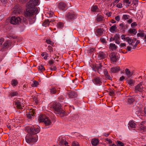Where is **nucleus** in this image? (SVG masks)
I'll return each mask as SVG.
<instances>
[{
  "label": "nucleus",
  "instance_id": "obj_5",
  "mask_svg": "<svg viewBox=\"0 0 146 146\" xmlns=\"http://www.w3.org/2000/svg\"><path fill=\"white\" fill-rule=\"evenodd\" d=\"M23 102V100L20 98H17L16 99L15 101L13 103V104L18 109H22V107L23 106V104L22 103Z\"/></svg>",
  "mask_w": 146,
  "mask_h": 146
},
{
  "label": "nucleus",
  "instance_id": "obj_3",
  "mask_svg": "<svg viewBox=\"0 0 146 146\" xmlns=\"http://www.w3.org/2000/svg\"><path fill=\"white\" fill-rule=\"evenodd\" d=\"M27 9L25 13V16L27 17H29L32 16L33 15L37 13L38 9L36 8H33L29 7L27 5Z\"/></svg>",
  "mask_w": 146,
  "mask_h": 146
},
{
  "label": "nucleus",
  "instance_id": "obj_62",
  "mask_svg": "<svg viewBox=\"0 0 146 146\" xmlns=\"http://www.w3.org/2000/svg\"><path fill=\"white\" fill-rule=\"evenodd\" d=\"M126 50L128 51H131V47L127 46Z\"/></svg>",
  "mask_w": 146,
  "mask_h": 146
},
{
  "label": "nucleus",
  "instance_id": "obj_37",
  "mask_svg": "<svg viewBox=\"0 0 146 146\" xmlns=\"http://www.w3.org/2000/svg\"><path fill=\"white\" fill-rule=\"evenodd\" d=\"M145 34L143 33V32H140L138 33L137 34V36L138 37H143L145 36Z\"/></svg>",
  "mask_w": 146,
  "mask_h": 146
},
{
  "label": "nucleus",
  "instance_id": "obj_45",
  "mask_svg": "<svg viewBox=\"0 0 146 146\" xmlns=\"http://www.w3.org/2000/svg\"><path fill=\"white\" fill-rule=\"evenodd\" d=\"M115 40H119L120 38L119 35L118 34H116L114 36Z\"/></svg>",
  "mask_w": 146,
  "mask_h": 146
},
{
  "label": "nucleus",
  "instance_id": "obj_56",
  "mask_svg": "<svg viewBox=\"0 0 146 146\" xmlns=\"http://www.w3.org/2000/svg\"><path fill=\"white\" fill-rule=\"evenodd\" d=\"M64 99V98L62 96H60L59 97V99L60 102H62Z\"/></svg>",
  "mask_w": 146,
  "mask_h": 146
},
{
  "label": "nucleus",
  "instance_id": "obj_59",
  "mask_svg": "<svg viewBox=\"0 0 146 146\" xmlns=\"http://www.w3.org/2000/svg\"><path fill=\"white\" fill-rule=\"evenodd\" d=\"M106 140L108 141L109 144H111L112 143V141L110 139H106Z\"/></svg>",
  "mask_w": 146,
  "mask_h": 146
},
{
  "label": "nucleus",
  "instance_id": "obj_63",
  "mask_svg": "<svg viewBox=\"0 0 146 146\" xmlns=\"http://www.w3.org/2000/svg\"><path fill=\"white\" fill-rule=\"evenodd\" d=\"M125 79V77L124 76H122L120 78L119 80L120 81H122Z\"/></svg>",
  "mask_w": 146,
  "mask_h": 146
},
{
  "label": "nucleus",
  "instance_id": "obj_29",
  "mask_svg": "<svg viewBox=\"0 0 146 146\" xmlns=\"http://www.w3.org/2000/svg\"><path fill=\"white\" fill-rule=\"evenodd\" d=\"M125 71L126 74L128 77H129L132 75V74L131 73L129 69L127 68L125 70Z\"/></svg>",
  "mask_w": 146,
  "mask_h": 146
},
{
  "label": "nucleus",
  "instance_id": "obj_9",
  "mask_svg": "<svg viewBox=\"0 0 146 146\" xmlns=\"http://www.w3.org/2000/svg\"><path fill=\"white\" fill-rule=\"evenodd\" d=\"M66 17L68 19H73L76 17V16L73 13L70 12L66 15Z\"/></svg>",
  "mask_w": 146,
  "mask_h": 146
},
{
  "label": "nucleus",
  "instance_id": "obj_55",
  "mask_svg": "<svg viewBox=\"0 0 146 146\" xmlns=\"http://www.w3.org/2000/svg\"><path fill=\"white\" fill-rule=\"evenodd\" d=\"M100 40L101 41V42L103 43H106V41L105 39L103 38H101L100 39Z\"/></svg>",
  "mask_w": 146,
  "mask_h": 146
},
{
  "label": "nucleus",
  "instance_id": "obj_17",
  "mask_svg": "<svg viewBox=\"0 0 146 146\" xmlns=\"http://www.w3.org/2000/svg\"><path fill=\"white\" fill-rule=\"evenodd\" d=\"M125 101L128 104H131L134 101V99L133 97H129L127 98Z\"/></svg>",
  "mask_w": 146,
  "mask_h": 146
},
{
  "label": "nucleus",
  "instance_id": "obj_18",
  "mask_svg": "<svg viewBox=\"0 0 146 146\" xmlns=\"http://www.w3.org/2000/svg\"><path fill=\"white\" fill-rule=\"evenodd\" d=\"M99 142V141L98 139L94 138L92 139L91 143L92 145L96 146L98 144Z\"/></svg>",
  "mask_w": 146,
  "mask_h": 146
},
{
  "label": "nucleus",
  "instance_id": "obj_31",
  "mask_svg": "<svg viewBox=\"0 0 146 146\" xmlns=\"http://www.w3.org/2000/svg\"><path fill=\"white\" fill-rule=\"evenodd\" d=\"M91 11H93L96 12L98 11V8L96 5L93 6L92 8Z\"/></svg>",
  "mask_w": 146,
  "mask_h": 146
},
{
  "label": "nucleus",
  "instance_id": "obj_25",
  "mask_svg": "<svg viewBox=\"0 0 146 146\" xmlns=\"http://www.w3.org/2000/svg\"><path fill=\"white\" fill-rule=\"evenodd\" d=\"M128 33L129 34H133L135 35L137 33V31L134 29H130L128 31Z\"/></svg>",
  "mask_w": 146,
  "mask_h": 146
},
{
  "label": "nucleus",
  "instance_id": "obj_44",
  "mask_svg": "<svg viewBox=\"0 0 146 146\" xmlns=\"http://www.w3.org/2000/svg\"><path fill=\"white\" fill-rule=\"evenodd\" d=\"M139 43H140V41L139 40H137V41L136 43H135V45L133 46V49H135L136 48V47H137V44H139Z\"/></svg>",
  "mask_w": 146,
  "mask_h": 146
},
{
  "label": "nucleus",
  "instance_id": "obj_16",
  "mask_svg": "<svg viewBox=\"0 0 146 146\" xmlns=\"http://www.w3.org/2000/svg\"><path fill=\"white\" fill-rule=\"evenodd\" d=\"M50 92L51 94H55L58 93L59 90H56L55 87H51L49 89Z\"/></svg>",
  "mask_w": 146,
  "mask_h": 146
},
{
  "label": "nucleus",
  "instance_id": "obj_6",
  "mask_svg": "<svg viewBox=\"0 0 146 146\" xmlns=\"http://www.w3.org/2000/svg\"><path fill=\"white\" fill-rule=\"evenodd\" d=\"M143 82H141L135 86L134 91L135 93H138L139 92H141L143 91Z\"/></svg>",
  "mask_w": 146,
  "mask_h": 146
},
{
  "label": "nucleus",
  "instance_id": "obj_54",
  "mask_svg": "<svg viewBox=\"0 0 146 146\" xmlns=\"http://www.w3.org/2000/svg\"><path fill=\"white\" fill-rule=\"evenodd\" d=\"M51 70H56V68L55 66H51L50 68Z\"/></svg>",
  "mask_w": 146,
  "mask_h": 146
},
{
  "label": "nucleus",
  "instance_id": "obj_34",
  "mask_svg": "<svg viewBox=\"0 0 146 146\" xmlns=\"http://www.w3.org/2000/svg\"><path fill=\"white\" fill-rule=\"evenodd\" d=\"M127 82L128 84L129 85H131L135 82V81L131 79L127 80Z\"/></svg>",
  "mask_w": 146,
  "mask_h": 146
},
{
  "label": "nucleus",
  "instance_id": "obj_51",
  "mask_svg": "<svg viewBox=\"0 0 146 146\" xmlns=\"http://www.w3.org/2000/svg\"><path fill=\"white\" fill-rule=\"evenodd\" d=\"M116 6L118 8H121L122 7V4L121 3H119L117 4Z\"/></svg>",
  "mask_w": 146,
  "mask_h": 146
},
{
  "label": "nucleus",
  "instance_id": "obj_2",
  "mask_svg": "<svg viewBox=\"0 0 146 146\" xmlns=\"http://www.w3.org/2000/svg\"><path fill=\"white\" fill-rule=\"evenodd\" d=\"M52 107L55 113L59 115L62 114L63 115L61 116H63L64 111L62 108L61 105L60 103L57 102H54L53 104Z\"/></svg>",
  "mask_w": 146,
  "mask_h": 146
},
{
  "label": "nucleus",
  "instance_id": "obj_8",
  "mask_svg": "<svg viewBox=\"0 0 146 146\" xmlns=\"http://www.w3.org/2000/svg\"><path fill=\"white\" fill-rule=\"evenodd\" d=\"M110 59L112 62H116L117 61L119 57L117 56L114 52H112L110 54Z\"/></svg>",
  "mask_w": 146,
  "mask_h": 146
},
{
  "label": "nucleus",
  "instance_id": "obj_48",
  "mask_svg": "<svg viewBox=\"0 0 146 146\" xmlns=\"http://www.w3.org/2000/svg\"><path fill=\"white\" fill-rule=\"evenodd\" d=\"M48 49L49 50L50 53H51L53 52L52 48L50 46H48Z\"/></svg>",
  "mask_w": 146,
  "mask_h": 146
},
{
  "label": "nucleus",
  "instance_id": "obj_12",
  "mask_svg": "<svg viewBox=\"0 0 146 146\" xmlns=\"http://www.w3.org/2000/svg\"><path fill=\"white\" fill-rule=\"evenodd\" d=\"M11 41L10 40L6 41L3 44V50L4 49L7 48L11 46Z\"/></svg>",
  "mask_w": 146,
  "mask_h": 146
},
{
  "label": "nucleus",
  "instance_id": "obj_60",
  "mask_svg": "<svg viewBox=\"0 0 146 146\" xmlns=\"http://www.w3.org/2000/svg\"><path fill=\"white\" fill-rule=\"evenodd\" d=\"M4 41L3 38H1L0 39V45H1Z\"/></svg>",
  "mask_w": 146,
  "mask_h": 146
},
{
  "label": "nucleus",
  "instance_id": "obj_47",
  "mask_svg": "<svg viewBox=\"0 0 146 146\" xmlns=\"http://www.w3.org/2000/svg\"><path fill=\"white\" fill-rule=\"evenodd\" d=\"M46 42L48 44H50L51 45L53 44L54 43L52 41H50L49 40H46Z\"/></svg>",
  "mask_w": 146,
  "mask_h": 146
},
{
  "label": "nucleus",
  "instance_id": "obj_36",
  "mask_svg": "<svg viewBox=\"0 0 146 146\" xmlns=\"http://www.w3.org/2000/svg\"><path fill=\"white\" fill-rule=\"evenodd\" d=\"M64 24L63 23L61 22H59L57 24V26L58 28L60 29L62 28L63 27Z\"/></svg>",
  "mask_w": 146,
  "mask_h": 146
},
{
  "label": "nucleus",
  "instance_id": "obj_32",
  "mask_svg": "<svg viewBox=\"0 0 146 146\" xmlns=\"http://www.w3.org/2000/svg\"><path fill=\"white\" fill-rule=\"evenodd\" d=\"M103 19V17L101 15H99L97 16L96 20L98 21H101Z\"/></svg>",
  "mask_w": 146,
  "mask_h": 146
},
{
  "label": "nucleus",
  "instance_id": "obj_26",
  "mask_svg": "<svg viewBox=\"0 0 146 146\" xmlns=\"http://www.w3.org/2000/svg\"><path fill=\"white\" fill-rule=\"evenodd\" d=\"M98 57L100 59H104L106 57V55L103 52H100L98 54Z\"/></svg>",
  "mask_w": 146,
  "mask_h": 146
},
{
  "label": "nucleus",
  "instance_id": "obj_10",
  "mask_svg": "<svg viewBox=\"0 0 146 146\" xmlns=\"http://www.w3.org/2000/svg\"><path fill=\"white\" fill-rule=\"evenodd\" d=\"M93 82L96 85H100L102 83V80L99 77H94L93 80Z\"/></svg>",
  "mask_w": 146,
  "mask_h": 146
},
{
  "label": "nucleus",
  "instance_id": "obj_53",
  "mask_svg": "<svg viewBox=\"0 0 146 146\" xmlns=\"http://www.w3.org/2000/svg\"><path fill=\"white\" fill-rule=\"evenodd\" d=\"M131 25L132 27H133L134 26H137V24L135 22H134L131 23Z\"/></svg>",
  "mask_w": 146,
  "mask_h": 146
},
{
  "label": "nucleus",
  "instance_id": "obj_14",
  "mask_svg": "<svg viewBox=\"0 0 146 146\" xmlns=\"http://www.w3.org/2000/svg\"><path fill=\"white\" fill-rule=\"evenodd\" d=\"M119 26L120 30L124 32L127 28L128 25L127 24L125 25L124 23L120 24Z\"/></svg>",
  "mask_w": 146,
  "mask_h": 146
},
{
  "label": "nucleus",
  "instance_id": "obj_64",
  "mask_svg": "<svg viewBox=\"0 0 146 146\" xmlns=\"http://www.w3.org/2000/svg\"><path fill=\"white\" fill-rule=\"evenodd\" d=\"M54 62L52 60H50L49 62V63L50 65L54 63Z\"/></svg>",
  "mask_w": 146,
  "mask_h": 146
},
{
  "label": "nucleus",
  "instance_id": "obj_40",
  "mask_svg": "<svg viewBox=\"0 0 146 146\" xmlns=\"http://www.w3.org/2000/svg\"><path fill=\"white\" fill-rule=\"evenodd\" d=\"M38 85V83L36 81H34L33 83L31 84L32 87H36Z\"/></svg>",
  "mask_w": 146,
  "mask_h": 146
},
{
  "label": "nucleus",
  "instance_id": "obj_22",
  "mask_svg": "<svg viewBox=\"0 0 146 146\" xmlns=\"http://www.w3.org/2000/svg\"><path fill=\"white\" fill-rule=\"evenodd\" d=\"M46 117V116L44 115H40L39 117L38 120L39 122H44Z\"/></svg>",
  "mask_w": 146,
  "mask_h": 146
},
{
  "label": "nucleus",
  "instance_id": "obj_39",
  "mask_svg": "<svg viewBox=\"0 0 146 146\" xmlns=\"http://www.w3.org/2000/svg\"><path fill=\"white\" fill-rule=\"evenodd\" d=\"M17 83V80H12L11 82V84L13 86L16 85Z\"/></svg>",
  "mask_w": 146,
  "mask_h": 146
},
{
  "label": "nucleus",
  "instance_id": "obj_57",
  "mask_svg": "<svg viewBox=\"0 0 146 146\" xmlns=\"http://www.w3.org/2000/svg\"><path fill=\"white\" fill-rule=\"evenodd\" d=\"M105 76L106 78L110 80L111 79V77L108 74L105 75Z\"/></svg>",
  "mask_w": 146,
  "mask_h": 146
},
{
  "label": "nucleus",
  "instance_id": "obj_30",
  "mask_svg": "<svg viewBox=\"0 0 146 146\" xmlns=\"http://www.w3.org/2000/svg\"><path fill=\"white\" fill-rule=\"evenodd\" d=\"M110 48L113 50H115L117 49V46L114 44H111L110 45Z\"/></svg>",
  "mask_w": 146,
  "mask_h": 146
},
{
  "label": "nucleus",
  "instance_id": "obj_58",
  "mask_svg": "<svg viewBox=\"0 0 146 146\" xmlns=\"http://www.w3.org/2000/svg\"><path fill=\"white\" fill-rule=\"evenodd\" d=\"M115 19L117 21H119L120 20V16L119 15L116 16L115 17Z\"/></svg>",
  "mask_w": 146,
  "mask_h": 146
},
{
  "label": "nucleus",
  "instance_id": "obj_1",
  "mask_svg": "<svg viewBox=\"0 0 146 146\" xmlns=\"http://www.w3.org/2000/svg\"><path fill=\"white\" fill-rule=\"evenodd\" d=\"M26 129H27L28 134L25 137L26 141L28 143L36 142L38 138L37 136L35 135L39 132L40 128L28 127Z\"/></svg>",
  "mask_w": 146,
  "mask_h": 146
},
{
  "label": "nucleus",
  "instance_id": "obj_21",
  "mask_svg": "<svg viewBox=\"0 0 146 146\" xmlns=\"http://www.w3.org/2000/svg\"><path fill=\"white\" fill-rule=\"evenodd\" d=\"M126 40L128 42V43L130 45H131L133 46L132 44L133 43V39H132L131 38L127 36L126 38Z\"/></svg>",
  "mask_w": 146,
  "mask_h": 146
},
{
  "label": "nucleus",
  "instance_id": "obj_61",
  "mask_svg": "<svg viewBox=\"0 0 146 146\" xmlns=\"http://www.w3.org/2000/svg\"><path fill=\"white\" fill-rule=\"evenodd\" d=\"M138 0H133V4L134 5H135L136 4H137Z\"/></svg>",
  "mask_w": 146,
  "mask_h": 146
},
{
  "label": "nucleus",
  "instance_id": "obj_23",
  "mask_svg": "<svg viewBox=\"0 0 146 146\" xmlns=\"http://www.w3.org/2000/svg\"><path fill=\"white\" fill-rule=\"evenodd\" d=\"M46 126H48L51 124V122L50 119L48 117L45 118L44 122Z\"/></svg>",
  "mask_w": 146,
  "mask_h": 146
},
{
  "label": "nucleus",
  "instance_id": "obj_19",
  "mask_svg": "<svg viewBox=\"0 0 146 146\" xmlns=\"http://www.w3.org/2000/svg\"><path fill=\"white\" fill-rule=\"evenodd\" d=\"M120 70V68L119 66L113 67L111 69V71L112 73H115Z\"/></svg>",
  "mask_w": 146,
  "mask_h": 146
},
{
  "label": "nucleus",
  "instance_id": "obj_52",
  "mask_svg": "<svg viewBox=\"0 0 146 146\" xmlns=\"http://www.w3.org/2000/svg\"><path fill=\"white\" fill-rule=\"evenodd\" d=\"M104 74L105 76L108 74L107 70L106 69H104Z\"/></svg>",
  "mask_w": 146,
  "mask_h": 146
},
{
  "label": "nucleus",
  "instance_id": "obj_11",
  "mask_svg": "<svg viewBox=\"0 0 146 146\" xmlns=\"http://www.w3.org/2000/svg\"><path fill=\"white\" fill-rule=\"evenodd\" d=\"M58 7L59 9L63 10H65L67 6L66 4L63 2H60L59 3L58 5Z\"/></svg>",
  "mask_w": 146,
  "mask_h": 146
},
{
  "label": "nucleus",
  "instance_id": "obj_24",
  "mask_svg": "<svg viewBox=\"0 0 146 146\" xmlns=\"http://www.w3.org/2000/svg\"><path fill=\"white\" fill-rule=\"evenodd\" d=\"M102 66L101 65V63H100L98 65L96 66V68L98 71V72L100 74L102 72Z\"/></svg>",
  "mask_w": 146,
  "mask_h": 146
},
{
  "label": "nucleus",
  "instance_id": "obj_15",
  "mask_svg": "<svg viewBox=\"0 0 146 146\" xmlns=\"http://www.w3.org/2000/svg\"><path fill=\"white\" fill-rule=\"evenodd\" d=\"M35 113V110H34L30 109L29 112H27V116L28 118H31L34 115Z\"/></svg>",
  "mask_w": 146,
  "mask_h": 146
},
{
  "label": "nucleus",
  "instance_id": "obj_35",
  "mask_svg": "<svg viewBox=\"0 0 146 146\" xmlns=\"http://www.w3.org/2000/svg\"><path fill=\"white\" fill-rule=\"evenodd\" d=\"M97 33L98 35H101L102 34L103 31L101 29H99L97 30Z\"/></svg>",
  "mask_w": 146,
  "mask_h": 146
},
{
  "label": "nucleus",
  "instance_id": "obj_20",
  "mask_svg": "<svg viewBox=\"0 0 146 146\" xmlns=\"http://www.w3.org/2000/svg\"><path fill=\"white\" fill-rule=\"evenodd\" d=\"M136 124L133 121H130L128 124V127L129 128V127L131 128H135L136 127Z\"/></svg>",
  "mask_w": 146,
  "mask_h": 146
},
{
  "label": "nucleus",
  "instance_id": "obj_4",
  "mask_svg": "<svg viewBox=\"0 0 146 146\" xmlns=\"http://www.w3.org/2000/svg\"><path fill=\"white\" fill-rule=\"evenodd\" d=\"M21 19L19 17H12L10 21V23L13 25H19L21 23Z\"/></svg>",
  "mask_w": 146,
  "mask_h": 146
},
{
  "label": "nucleus",
  "instance_id": "obj_38",
  "mask_svg": "<svg viewBox=\"0 0 146 146\" xmlns=\"http://www.w3.org/2000/svg\"><path fill=\"white\" fill-rule=\"evenodd\" d=\"M116 144L117 145V146H123L124 145L123 143L121 142L118 141L116 142Z\"/></svg>",
  "mask_w": 146,
  "mask_h": 146
},
{
  "label": "nucleus",
  "instance_id": "obj_13",
  "mask_svg": "<svg viewBox=\"0 0 146 146\" xmlns=\"http://www.w3.org/2000/svg\"><path fill=\"white\" fill-rule=\"evenodd\" d=\"M68 96L70 98H74L77 96V93L71 91L67 93Z\"/></svg>",
  "mask_w": 146,
  "mask_h": 146
},
{
  "label": "nucleus",
  "instance_id": "obj_7",
  "mask_svg": "<svg viewBox=\"0 0 146 146\" xmlns=\"http://www.w3.org/2000/svg\"><path fill=\"white\" fill-rule=\"evenodd\" d=\"M38 0H30L29 2L27 3V5L29 7L35 8V7L38 5Z\"/></svg>",
  "mask_w": 146,
  "mask_h": 146
},
{
  "label": "nucleus",
  "instance_id": "obj_42",
  "mask_svg": "<svg viewBox=\"0 0 146 146\" xmlns=\"http://www.w3.org/2000/svg\"><path fill=\"white\" fill-rule=\"evenodd\" d=\"M38 68L42 72L45 70V68L42 65H41L38 67Z\"/></svg>",
  "mask_w": 146,
  "mask_h": 146
},
{
  "label": "nucleus",
  "instance_id": "obj_46",
  "mask_svg": "<svg viewBox=\"0 0 146 146\" xmlns=\"http://www.w3.org/2000/svg\"><path fill=\"white\" fill-rule=\"evenodd\" d=\"M72 146H79L78 143L77 142L73 141L72 143Z\"/></svg>",
  "mask_w": 146,
  "mask_h": 146
},
{
  "label": "nucleus",
  "instance_id": "obj_41",
  "mask_svg": "<svg viewBox=\"0 0 146 146\" xmlns=\"http://www.w3.org/2000/svg\"><path fill=\"white\" fill-rule=\"evenodd\" d=\"M17 94V93L16 92H12L10 93L9 95L12 97L16 96Z\"/></svg>",
  "mask_w": 146,
  "mask_h": 146
},
{
  "label": "nucleus",
  "instance_id": "obj_43",
  "mask_svg": "<svg viewBox=\"0 0 146 146\" xmlns=\"http://www.w3.org/2000/svg\"><path fill=\"white\" fill-rule=\"evenodd\" d=\"M124 3H126L128 4V6H129V5L131 4V0H124L123 1Z\"/></svg>",
  "mask_w": 146,
  "mask_h": 146
},
{
  "label": "nucleus",
  "instance_id": "obj_27",
  "mask_svg": "<svg viewBox=\"0 0 146 146\" xmlns=\"http://www.w3.org/2000/svg\"><path fill=\"white\" fill-rule=\"evenodd\" d=\"M117 28L116 25H115L110 27V31L112 33H114L115 32V30Z\"/></svg>",
  "mask_w": 146,
  "mask_h": 146
},
{
  "label": "nucleus",
  "instance_id": "obj_49",
  "mask_svg": "<svg viewBox=\"0 0 146 146\" xmlns=\"http://www.w3.org/2000/svg\"><path fill=\"white\" fill-rule=\"evenodd\" d=\"M123 18L125 19H127L129 18V16L126 15H124L123 16Z\"/></svg>",
  "mask_w": 146,
  "mask_h": 146
},
{
  "label": "nucleus",
  "instance_id": "obj_33",
  "mask_svg": "<svg viewBox=\"0 0 146 146\" xmlns=\"http://www.w3.org/2000/svg\"><path fill=\"white\" fill-rule=\"evenodd\" d=\"M139 129L142 133L144 132H145L146 131V128L143 126L140 127Z\"/></svg>",
  "mask_w": 146,
  "mask_h": 146
},
{
  "label": "nucleus",
  "instance_id": "obj_50",
  "mask_svg": "<svg viewBox=\"0 0 146 146\" xmlns=\"http://www.w3.org/2000/svg\"><path fill=\"white\" fill-rule=\"evenodd\" d=\"M109 94L111 96H113L114 94V92L113 90H111L109 92Z\"/></svg>",
  "mask_w": 146,
  "mask_h": 146
},
{
  "label": "nucleus",
  "instance_id": "obj_28",
  "mask_svg": "<svg viewBox=\"0 0 146 146\" xmlns=\"http://www.w3.org/2000/svg\"><path fill=\"white\" fill-rule=\"evenodd\" d=\"M50 22L51 21H49V20H46L42 23V26L45 27L48 26L49 25Z\"/></svg>",
  "mask_w": 146,
  "mask_h": 146
}]
</instances>
